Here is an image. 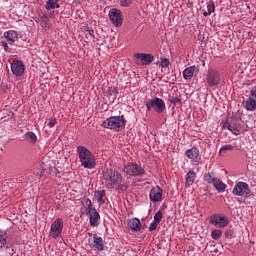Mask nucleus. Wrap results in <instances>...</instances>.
<instances>
[{"label":"nucleus","mask_w":256,"mask_h":256,"mask_svg":"<svg viewBox=\"0 0 256 256\" xmlns=\"http://www.w3.org/2000/svg\"><path fill=\"white\" fill-rule=\"evenodd\" d=\"M77 153L82 167H85V169H94L96 165L95 156L89 151V149L84 146H78Z\"/></svg>","instance_id":"obj_1"},{"label":"nucleus","mask_w":256,"mask_h":256,"mask_svg":"<svg viewBox=\"0 0 256 256\" xmlns=\"http://www.w3.org/2000/svg\"><path fill=\"white\" fill-rule=\"evenodd\" d=\"M84 207L82 208V213L84 215H90V225L91 227H98L99 221L101 219V216L99 215V212H97V209H92L93 203L89 199H84L82 201Z\"/></svg>","instance_id":"obj_2"},{"label":"nucleus","mask_w":256,"mask_h":256,"mask_svg":"<svg viewBox=\"0 0 256 256\" xmlns=\"http://www.w3.org/2000/svg\"><path fill=\"white\" fill-rule=\"evenodd\" d=\"M125 123H127V121L123 116H112L103 122V127L121 131V129H125Z\"/></svg>","instance_id":"obj_3"},{"label":"nucleus","mask_w":256,"mask_h":256,"mask_svg":"<svg viewBox=\"0 0 256 256\" xmlns=\"http://www.w3.org/2000/svg\"><path fill=\"white\" fill-rule=\"evenodd\" d=\"M103 181H105L107 185H119V183L123 181V177H121L117 171L106 169L103 173Z\"/></svg>","instance_id":"obj_4"},{"label":"nucleus","mask_w":256,"mask_h":256,"mask_svg":"<svg viewBox=\"0 0 256 256\" xmlns=\"http://www.w3.org/2000/svg\"><path fill=\"white\" fill-rule=\"evenodd\" d=\"M146 107L148 111L154 109L157 113H163L165 111V102L161 98L149 99L146 101Z\"/></svg>","instance_id":"obj_5"},{"label":"nucleus","mask_w":256,"mask_h":256,"mask_svg":"<svg viewBox=\"0 0 256 256\" xmlns=\"http://www.w3.org/2000/svg\"><path fill=\"white\" fill-rule=\"evenodd\" d=\"M234 195L238 197H249L251 195V190L249 189V184L245 182H238L233 189Z\"/></svg>","instance_id":"obj_6"},{"label":"nucleus","mask_w":256,"mask_h":256,"mask_svg":"<svg viewBox=\"0 0 256 256\" xmlns=\"http://www.w3.org/2000/svg\"><path fill=\"white\" fill-rule=\"evenodd\" d=\"M109 17L115 27H121L123 25V12L121 10L116 8L111 9L109 11Z\"/></svg>","instance_id":"obj_7"},{"label":"nucleus","mask_w":256,"mask_h":256,"mask_svg":"<svg viewBox=\"0 0 256 256\" xmlns=\"http://www.w3.org/2000/svg\"><path fill=\"white\" fill-rule=\"evenodd\" d=\"M209 222L211 225H215V227H219L220 229H223L229 225V219L225 216H221L219 214H213L210 216Z\"/></svg>","instance_id":"obj_8"},{"label":"nucleus","mask_w":256,"mask_h":256,"mask_svg":"<svg viewBox=\"0 0 256 256\" xmlns=\"http://www.w3.org/2000/svg\"><path fill=\"white\" fill-rule=\"evenodd\" d=\"M219 81H221V75L219 74V71L210 69L206 76V83L209 85V87H216V85L219 84Z\"/></svg>","instance_id":"obj_9"},{"label":"nucleus","mask_w":256,"mask_h":256,"mask_svg":"<svg viewBox=\"0 0 256 256\" xmlns=\"http://www.w3.org/2000/svg\"><path fill=\"white\" fill-rule=\"evenodd\" d=\"M61 233H63V219L58 218L51 225L50 237H53V239H57V237H59Z\"/></svg>","instance_id":"obj_10"},{"label":"nucleus","mask_w":256,"mask_h":256,"mask_svg":"<svg viewBox=\"0 0 256 256\" xmlns=\"http://www.w3.org/2000/svg\"><path fill=\"white\" fill-rule=\"evenodd\" d=\"M124 173L137 177L139 175H143L145 170L137 164H128L124 167Z\"/></svg>","instance_id":"obj_11"},{"label":"nucleus","mask_w":256,"mask_h":256,"mask_svg":"<svg viewBox=\"0 0 256 256\" xmlns=\"http://www.w3.org/2000/svg\"><path fill=\"white\" fill-rule=\"evenodd\" d=\"M134 57L137 59V65H150V63H153L154 59V56L152 54L145 53L134 54Z\"/></svg>","instance_id":"obj_12"},{"label":"nucleus","mask_w":256,"mask_h":256,"mask_svg":"<svg viewBox=\"0 0 256 256\" xmlns=\"http://www.w3.org/2000/svg\"><path fill=\"white\" fill-rule=\"evenodd\" d=\"M11 70L13 75H16V77H21V75L25 73V65H23L22 61L14 60L11 64Z\"/></svg>","instance_id":"obj_13"},{"label":"nucleus","mask_w":256,"mask_h":256,"mask_svg":"<svg viewBox=\"0 0 256 256\" xmlns=\"http://www.w3.org/2000/svg\"><path fill=\"white\" fill-rule=\"evenodd\" d=\"M163 197V190L156 186L151 189L150 191V199L151 201H161V198Z\"/></svg>","instance_id":"obj_14"},{"label":"nucleus","mask_w":256,"mask_h":256,"mask_svg":"<svg viewBox=\"0 0 256 256\" xmlns=\"http://www.w3.org/2000/svg\"><path fill=\"white\" fill-rule=\"evenodd\" d=\"M186 157H188L191 161H194L195 163H199V159H201V157L199 156V149L191 148L187 150Z\"/></svg>","instance_id":"obj_15"},{"label":"nucleus","mask_w":256,"mask_h":256,"mask_svg":"<svg viewBox=\"0 0 256 256\" xmlns=\"http://www.w3.org/2000/svg\"><path fill=\"white\" fill-rule=\"evenodd\" d=\"M4 38L6 39V41H8L10 45H13V43L17 41L18 35L16 31L9 30L4 33Z\"/></svg>","instance_id":"obj_16"},{"label":"nucleus","mask_w":256,"mask_h":256,"mask_svg":"<svg viewBox=\"0 0 256 256\" xmlns=\"http://www.w3.org/2000/svg\"><path fill=\"white\" fill-rule=\"evenodd\" d=\"M195 69H197V67L190 66L183 71V77L186 81L193 79V76L195 75Z\"/></svg>","instance_id":"obj_17"},{"label":"nucleus","mask_w":256,"mask_h":256,"mask_svg":"<svg viewBox=\"0 0 256 256\" xmlns=\"http://www.w3.org/2000/svg\"><path fill=\"white\" fill-rule=\"evenodd\" d=\"M128 227H130L132 231H141V221L137 218H132L128 222Z\"/></svg>","instance_id":"obj_18"},{"label":"nucleus","mask_w":256,"mask_h":256,"mask_svg":"<svg viewBox=\"0 0 256 256\" xmlns=\"http://www.w3.org/2000/svg\"><path fill=\"white\" fill-rule=\"evenodd\" d=\"M208 183H213L215 189H217V191H220V193H223V191H225L226 189L225 183L217 178H213L211 182Z\"/></svg>","instance_id":"obj_19"},{"label":"nucleus","mask_w":256,"mask_h":256,"mask_svg":"<svg viewBox=\"0 0 256 256\" xmlns=\"http://www.w3.org/2000/svg\"><path fill=\"white\" fill-rule=\"evenodd\" d=\"M245 109H247V111H255L256 110V100L253 98H248L245 102Z\"/></svg>","instance_id":"obj_20"},{"label":"nucleus","mask_w":256,"mask_h":256,"mask_svg":"<svg viewBox=\"0 0 256 256\" xmlns=\"http://www.w3.org/2000/svg\"><path fill=\"white\" fill-rule=\"evenodd\" d=\"M195 177H197V174L193 171H189L187 173V177H186V186L187 187H191V185H193V183L195 182Z\"/></svg>","instance_id":"obj_21"},{"label":"nucleus","mask_w":256,"mask_h":256,"mask_svg":"<svg viewBox=\"0 0 256 256\" xmlns=\"http://www.w3.org/2000/svg\"><path fill=\"white\" fill-rule=\"evenodd\" d=\"M229 131H231L234 135H239L241 133V127L237 123H230L228 125Z\"/></svg>","instance_id":"obj_22"},{"label":"nucleus","mask_w":256,"mask_h":256,"mask_svg":"<svg viewBox=\"0 0 256 256\" xmlns=\"http://www.w3.org/2000/svg\"><path fill=\"white\" fill-rule=\"evenodd\" d=\"M94 247H96V249L98 251H103V238L98 237L97 235H94Z\"/></svg>","instance_id":"obj_23"},{"label":"nucleus","mask_w":256,"mask_h":256,"mask_svg":"<svg viewBox=\"0 0 256 256\" xmlns=\"http://www.w3.org/2000/svg\"><path fill=\"white\" fill-rule=\"evenodd\" d=\"M215 11V4L211 1L208 5H207V11L203 12L204 17H208V15H211V13H213Z\"/></svg>","instance_id":"obj_24"},{"label":"nucleus","mask_w":256,"mask_h":256,"mask_svg":"<svg viewBox=\"0 0 256 256\" xmlns=\"http://www.w3.org/2000/svg\"><path fill=\"white\" fill-rule=\"evenodd\" d=\"M46 9L51 11V9H59V4L53 0H48L46 3Z\"/></svg>","instance_id":"obj_25"},{"label":"nucleus","mask_w":256,"mask_h":256,"mask_svg":"<svg viewBox=\"0 0 256 256\" xmlns=\"http://www.w3.org/2000/svg\"><path fill=\"white\" fill-rule=\"evenodd\" d=\"M94 197L98 203H105V201H103V197H105V191H96Z\"/></svg>","instance_id":"obj_26"},{"label":"nucleus","mask_w":256,"mask_h":256,"mask_svg":"<svg viewBox=\"0 0 256 256\" xmlns=\"http://www.w3.org/2000/svg\"><path fill=\"white\" fill-rule=\"evenodd\" d=\"M25 137L29 143H37V136L35 135V133L28 132L26 133Z\"/></svg>","instance_id":"obj_27"},{"label":"nucleus","mask_w":256,"mask_h":256,"mask_svg":"<svg viewBox=\"0 0 256 256\" xmlns=\"http://www.w3.org/2000/svg\"><path fill=\"white\" fill-rule=\"evenodd\" d=\"M3 245H7V235L4 232H0V249H3Z\"/></svg>","instance_id":"obj_28"},{"label":"nucleus","mask_w":256,"mask_h":256,"mask_svg":"<svg viewBox=\"0 0 256 256\" xmlns=\"http://www.w3.org/2000/svg\"><path fill=\"white\" fill-rule=\"evenodd\" d=\"M223 235V232L221 230H213L211 233L212 239H221V236Z\"/></svg>","instance_id":"obj_29"},{"label":"nucleus","mask_w":256,"mask_h":256,"mask_svg":"<svg viewBox=\"0 0 256 256\" xmlns=\"http://www.w3.org/2000/svg\"><path fill=\"white\" fill-rule=\"evenodd\" d=\"M161 219H163V212L158 211L155 215H154V221L156 223H161Z\"/></svg>","instance_id":"obj_30"},{"label":"nucleus","mask_w":256,"mask_h":256,"mask_svg":"<svg viewBox=\"0 0 256 256\" xmlns=\"http://www.w3.org/2000/svg\"><path fill=\"white\" fill-rule=\"evenodd\" d=\"M226 151H233L232 145H225L220 149V155H223Z\"/></svg>","instance_id":"obj_31"},{"label":"nucleus","mask_w":256,"mask_h":256,"mask_svg":"<svg viewBox=\"0 0 256 256\" xmlns=\"http://www.w3.org/2000/svg\"><path fill=\"white\" fill-rule=\"evenodd\" d=\"M168 101L170 103H173V105H177V103L181 102V100L178 97H175V96H169Z\"/></svg>","instance_id":"obj_32"},{"label":"nucleus","mask_w":256,"mask_h":256,"mask_svg":"<svg viewBox=\"0 0 256 256\" xmlns=\"http://www.w3.org/2000/svg\"><path fill=\"white\" fill-rule=\"evenodd\" d=\"M133 3V0H120V5L122 7H129Z\"/></svg>","instance_id":"obj_33"},{"label":"nucleus","mask_w":256,"mask_h":256,"mask_svg":"<svg viewBox=\"0 0 256 256\" xmlns=\"http://www.w3.org/2000/svg\"><path fill=\"white\" fill-rule=\"evenodd\" d=\"M56 124H57V118L52 117V118H50V120L48 122V127L53 128V127H55Z\"/></svg>","instance_id":"obj_34"},{"label":"nucleus","mask_w":256,"mask_h":256,"mask_svg":"<svg viewBox=\"0 0 256 256\" xmlns=\"http://www.w3.org/2000/svg\"><path fill=\"white\" fill-rule=\"evenodd\" d=\"M84 31L86 33V37H93L94 33L92 29H90L89 27H85Z\"/></svg>","instance_id":"obj_35"},{"label":"nucleus","mask_w":256,"mask_h":256,"mask_svg":"<svg viewBox=\"0 0 256 256\" xmlns=\"http://www.w3.org/2000/svg\"><path fill=\"white\" fill-rule=\"evenodd\" d=\"M157 225H159V222H156L155 220L150 224L149 231H155L157 229Z\"/></svg>","instance_id":"obj_36"},{"label":"nucleus","mask_w":256,"mask_h":256,"mask_svg":"<svg viewBox=\"0 0 256 256\" xmlns=\"http://www.w3.org/2000/svg\"><path fill=\"white\" fill-rule=\"evenodd\" d=\"M170 63H169V59H161V67H169Z\"/></svg>","instance_id":"obj_37"},{"label":"nucleus","mask_w":256,"mask_h":256,"mask_svg":"<svg viewBox=\"0 0 256 256\" xmlns=\"http://www.w3.org/2000/svg\"><path fill=\"white\" fill-rule=\"evenodd\" d=\"M225 236L228 238V239H231V237H233V230H228L225 232Z\"/></svg>","instance_id":"obj_38"},{"label":"nucleus","mask_w":256,"mask_h":256,"mask_svg":"<svg viewBox=\"0 0 256 256\" xmlns=\"http://www.w3.org/2000/svg\"><path fill=\"white\" fill-rule=\"evenodd\" d=\"M204 180L205 181H211V173H207L204 175Z\"/></svg>","instance_id":"obj_39"},{"label":"nucleus","mask_w":256,"mask_h":256,"mask_svg":"<svg viewBox=\"0 0 256 256\" xmlns=\"http://www.w3.org/2000/svg\"><path fill=\"white\" fill-rule=\"evenodd\" d=\"M2 47H4L5 51H7L9 46H8L7 42L2 41Z\"/></svg>","instance_id":"obj_40"},{"label":"nucleus","mask_w":256,"mask_h":256,"mask_svg":"<svg viewBox=\"0 0 256 256\" xmlns=\"http://www.w3.org/2000/svg\"><path fill=\"white\" fill-rule=\"evenodd\" d=\"M120 189H121L122 191H127V186L121 185V186H120Z\"/></svg>","instance_id":"obj_41"},{"label":"nucleus","mask_w":256,"mask_h":256,"mask_svg":"<svg viewBox=\"0 0 256 256\" xmlns=\"http://www.w3.org/2000/svg\"><path fill=\"white\" fill-rule=\"evenodd\" d=\"M222 127L225 129L227 127L229 129V124L227 122L223 123Z\"/></svg>","instance_id":"obj_42"},{"label":"nucleus","mask_w":256,"mask_h":256,"mask_svg":"<svg viewBox=\"0 0 256 256\" xmlns=\"http://www.w3.org/2000/svg\"><path fill=\"white\" fill-rule=\"evenodd\" d=\"M44 27H45V29H48V27H49V24H46Z\"/></svg>","instance_id":"obj_43"}]
</instances>
